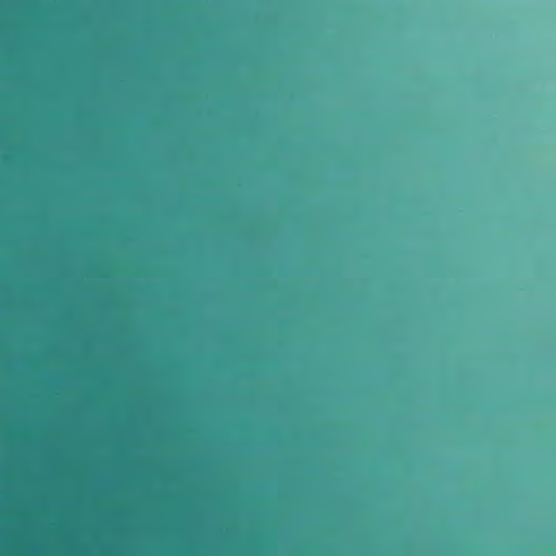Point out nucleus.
<instances>
[{"instance_id":"1","label":"nucleus","mask_w":556,"mask_h":556,"mask_svg":"<svg viewBox=\"0 0 556 556\" xmlns=\"http://www.w3.org/2000/svg\"><path fill=\"white\" fill-rule=\"evenodd\" d=\"M0 147H126V141H0Z\"/></svg>"},{"instance_id":"2","label":"nucleus","mask_w":556,"mask_h":556,"mask_svg":"<svg viewBox=\"0 0 556 556\" xmlns=\"http://www.w3.org/2000/svg\"><path fill=\"white\" fill-rule=\"evenodd\" d=\"M0 139H130V136H1Z\"/></svg>"}]
</instances>
